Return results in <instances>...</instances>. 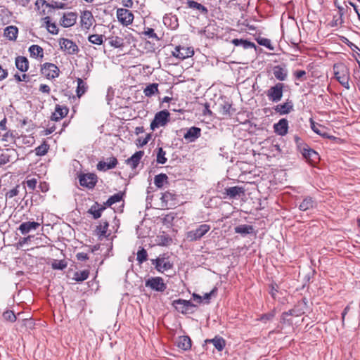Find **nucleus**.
<instances>
[{"label":"nucleus","instance_id":"f257e3e1","mask_svg":"<svg viewBox=\"0 0 360 360\" xmlns=\"http://www.w3.org/2000/svg\"><path fill=\"white\" fill-rule=\"evenodd\" d=\"M333 74L338 82L346 89H350V72L349 68L342 63H336L333 68Z\"/></svg>","mask_w":360,"mask_h":360},{"label":"nucleus","instance_id":"f03ea898","mask_svg":"<svg viewBox=\"0 0 360 360\" xmlns=\"http://www.w3.org/2000/svg\"><path fill=\"white\" fill-rule=\"evenodd\" d=\"M152 264L155 265L157 271L164 272L173 267V264L169 262V257L165 254L160 255L157 259L152 260Z\"/></svg>","mask_w":360,"mask_h":360},{"label":"nucleus","instance_id":"7ed1b4c3","mask_svg":"<svg viewBox=\"0 0 360 360\" xmlns=\"http://www.w3.org/2000/svg\"><path fill=\"white\" fill-rule=\"evenodd\" d=\"M116 15L118 21L123 26H128L133 22L134 16L132 12L126 8H117Z\"/></svg>","mask_w":360,"mask_h":360},{"label":"nucleus","instance_id":"20e7f679","mask_svg":"<svg viewBox=\"0 0 360 360\" xmlns=\"http://www.w3.org/2000/svg\"><path fill=\"white\" fill-rule=\"evenodd\" d=\"M169 113L167 110L158 112L150 124V128L154 130L156 128L165 126L169 121Z\"/></svg>","mask_w":360,"mask_h":360},{"label":"nucleus","instance_id":"39448f33","mask_svg":"<svg viewBox=\"0 0 360 360\" xmlns=\"http://www.w3.org/2000/svg\"><path fill=\"white\" fill-rule=\"evenodd\" d=\"M146 287L150 288L157 292H164L167 285L161 277H152L146 281Z\"/></svg>","mask_w":360,"mask_h":360},{"label":"nucleus","instance_id":"423d86ee","mask_svg":"<svg viewBox=\"0 0 360 360\" xmlns=\"http://www.w3.org/2000/svg\"><path fill=\"white\" fill-rule=\"evenodd\" d=\"M283 84L277 83L275 86H271L266 93L269 99L272 101L277 103L281 100L283 96Z\"/></svg>","mask_w":360,"mask_h":360},{"label":"nucleus","instance_id":"0eeeda50","mask_svg":"<svg viewBox=\"0 0 360 360\" xmlns=\"http://www.w3.org/2000/svg\"><path fill=\"white\" fill-rule=\"evenodd\" d=\"M172 306L176 309L177 311L181 314H187L188 313L191 307H196V305H195L190 300H186L182 299L174 300L172 302Z\"/></svg>","mask_w":360,"mask_h":360},{"label":"nucleus","instance_id":"6e6552de","mask_svg":"<svg viewBox=\"0 0 360 360\" xmlns=\"http://www.w3.org/2000/svg\"><path fill=\"white\" fill-rule=\"evenodd\" d=\"M194 54V50L192 47L188 46H176L174 50L172 51V55L177 58L184 60L186 58L193 56Z\"/></svg>","mask_w":360,"mask_h":360},{"label":"nucleus","instance_id":"1a4fd4ad","mask_svg":"<svg viewBox=\"0 0 360 360\" xmlns=\"http://www.w3.org/2000/svg\"><path fill=\"white\" fill-rule=\"evenodd\" d=\"M41 72L48 79H54L58 77L59 69L56 65L46 63L43 65Z\"/></svg>","mask_w":360,"mask_h":360},{"label":"nucleus","instance_id":"9d476101","mask_svg":"<svg viewBox=\"0 0 360 360\" xmlns=\"http://www.w3.org/2000/svg\"><path fill=\"white\" fill-rule=\"evenodd\" d=\"M80 185L88 188H92L96 185L97 177L94 174L87 173L80 174L79 176Z\"/></svg>","mask_w":360,"mask_h":360},{"label":"nucleus","instance_id":"9b49d317","mask_svg":"<svg viewBox=\"0 0 360 360\" xmlns=\"http://www.w3.org/2000/svg\"><path fill=\"white\" fill-rule=\"evenodd\" d=\"M59 45L60 49L68 54H75L78 50L76 44L68 39H60Z\"/></svg>","mask_w":360,"mask_h":360},{"label":"nucleus","instance_id":"f8f14e48","mask_svg":"<svg viewBox=\"0 0 360 360\" xmlns=\"http://www.w3.org/2000/svg\"><path fill=\"white\" fill-rule=\"evenodd\" d=\"M210 226H200L195 231H191L187 233V239L189 240H196L202 237L208 231Z\"/></svg>","mask_w":360,"mask_h":360},{"label":"nucleus","instance_id":"ddd939ff","mask_svg":"<svg viewBox=\"0 0 360 360\" xmlns=\"http://www.w3.org/2000/svg\"><path fill=\"white\" fill-rule=\"evenodd\" d=\"M201 129L198 127H192L186 130L184 138L188 142H193L200 136Z\"/></svg>","mask_w":360,"mask_h":360},{"label":"nucleus","instance_id":"4468645a","mask_svg":"<svg viewBox=\"0 0 360 360\" xmlns=\"http://www.w3.org/2000/svg\"><path fill=\"white\" fill-rule=\"evenodd\" d=\"M161 207L163 208H169L176 205L174 200V195L170 192H165L162 195L160 198Z\"/></svg>","mask_w":360,"mask_h":360},{"label":"nucleus","instance_id":"2eb2a0df","mask_svg":"<svg viewBox=\"0 0 360 360\" xmlns=\"http://www.w3.org/2000/svg\"><path fill=\"white\" fill-rule=\"evenodd\" d=\"M274 131L280 136H284L288 133V122L286 119H281L274 125Z\"/></svg>","mask_w":360,"mask_h":360},{"label":"nucleus","instance_id":"dca6fc26","mask_svg":"<svg viewBox=\"0 0 360 360\" xmlns=\"http://www.w3.org/2000/svg\"><path fill=\"white\" fill-rule=\"evenodd\" d=\"M77 20V15L75 13L69 12L63 15L60 24L64 27H69L74 25Z\"/></svg>","mask_w":360,"mask_h":360},{"label":"nucleus","instance_id":"f3484780","mask_svg":"<svg viewBox=\"0 0 360 360\" xmlns=\"http://www.w3.org/2000/svg\"><path fill=\"white\" fill-rule=\"evenodd\" d=\"M94 17L89 11H85L81 15V24L84 29H89L94 22Z\"/></svg>","mask_w":360,"mask_h":360},{"label":"nucleus","instance_id":"a211bd4d","mask_svg":"<svg viewBox=\"0 0 360 360\" xmlns=\"http://www.w3.org/2000/svg\"><path fill=\"white\" fill-rule=\"evenodd\" d=\"M117 163L115 158H110L106 161H101L97 165V168L99 170L105 171L114 168Z\"/></svg>","mask_w":360,"mask_h":360},{"label":"nucleus","instance_id":"6ab92c4d","mask_svg":"<svg viewBox=\"0 0 360 360\" xmlns=\"http://www.w3.org/2000/svg\"><path fill=\"white\" fill-rule=\"evenodd\" d=\"M205 342V344L212 343L219 352L222 351L226 345L225 340L219 336H215L213 339H207Z\"/></svg>","mask_w":360,"mask_h":360},{"label":"nucleus","instance_id":"aec40b11","mask_svg":"<svg viewBox=\"0 0 360 360\" xmlns=\"http://www.w3.org/2000/svg\"><path fill=\"white\" fill-rule=\"evenodd\" d=\"M272 71L274 77L280 81L285 80L288 77V70L284 67L280 65L274 66Z\"/></svg>","mask_w":360,"mask_h":360},{"label":"nucleus","instance_id":"412c9836","mask_svg":"<svg viewBox=\"0 0 360 360\" xmlns=\"http://www.w3.org/2000/svg\"><path fill=\"white\" fill-rule=\"evenodd\" d=\"M293 109V104L292 101H287L283 104L277 105L275 108V111L280 115H286L290 112Z\"/></svg>","mask_w":360,"mask_h":360},{"label":"nucleus","instance_id":"4be33fe9","mask_svg":"<svg viewBox=\"0 0 360 360\" xmlns=\"http://www.w3.org/2000/svg\"><path fill=\"white\" fill-rule=\"evenodd\" d=\"M191 340L188 336L183 335L179 337L177 341L178 347L184 350H188L191 348Z\"/></svg>","mask_w":360,"mask_h":360},{"label":"nucleus","instance_id":"5701e85b","mask_svg":"<svg viewBox=\"0 0 360 360\" xmlns=\"http://www.w3.org/2000/svg\"><path fill=\"white\" fill-rule=\"evenodd\" d=\"M143 151L136 152L130 158L127 159V163L132 168H136L139 165L141 159L143 156Z\"/></svg>","mask_w":360,"mask_h":360},{"label":"nucleus","instance_id":"b1692460","mask_svg":"<svg viewBox=\"0 0 360 360\" xmlns=\"http://www.w3.org/2000/svg\"><path fill=\"white\" fill-rule=\"evenodd\" d=\"M311 129L317 134L323 136V137H327L330 138L328 134L327 129L319 124L315 123L314 122H311Z\"/></svg>","mask_w":360,"mask_h":360},{"label":"nucleus","instance_id":"393cba45","mask_svg":"<svg viewBox=\"0 0 360 360\" xmlns=\"http://www.w3.org/2000/svg\"><path fill=\"white\" fill-rule=\"evenodd\" d=\"M302 155L306 159L313 162H316L319 160V154L310 148H304Z\"/></svg>","mask_w":360,"mask_h":360},{"label":"nucleus","instance_id":"a878e982","mask_svg":"<svg viewBox=\"0 0 360 360\" xmlns=\"http://www.w3.org/2000/svg\"><path fill=\"white\" fill-rule=\"evenodd\" d=\"M244 189L242 187L233 186L225 189V193L231 198H235L244 194Z\"/></svg>","mask_w":360,"mask_h":360},{"label":"nucleus","instance_id":"bb28decb","mask_svg":"<svg viewBox=\"0 0 360 360\" xmlns=\"http://www.w3.org/2000/svg\"><path fill=\"white\" fill-rule=\"evenodd\" d=\"M29 51L33 58L42 59L44 57V50L38 45H32L29 48Z\"/></svg>","mask_w":360,"mask_h":360},{"label":"nucleus","instance_id":"cd10ccee","mask_svg":"<svg viewBox=\"0 0 360 360\" xmlns=\"http://www.w3.org/2000/svg\"><path fill=\"white\" fill-rule=\"evenodd\" d=\"M16 68L21 72H26L28 70V60L25 57L19 56L15 59Z\"/></svg>","mask_w":360,"mask_h":360},{"label":"nucleus","instance_id":"c85d7f7f","mask_svg":"<svg viewBox=\"0 0 360 360\" xmlns=\"http://www.w3.org/2000/svg\"><path fill=\"white\" fill-rule=\"evenodd\" d=\"M18 28L15 26H8L4 30V36L9 40H15L18 35Z\"/></svg>","mask_w":360,"mask_h":360},{"label":"nucleus","instance_id":"c756f323","mask_svg":"<svg viewBox=\"0 0 360 360\" xmlns=\"http://www.w3.org/2000/svg\"><path fill=\"white\" fill-rule=\"evenodd\" d=\"M68 110L66 108L57 105L53 115V119L56 120H60L68 114Z\"/></svg>","mask_w":360,"mask_h":360},{"label":"nucleus","instance_id":"7c9ffc66","mask_svg":"<svg viewBox=\"0 0 360 360\" xmlns=\"http://www.w3.org/2000/svg\"><path fill=\"white\" fill-rule=\"evenodd\" d=\"M44 23L46 24V29L47 30L53 34H58V27L56 26V25L54 23V22H52L51 21V19L49 17H46L44 18Z\"/></svg>","mask_w":360,"mask_h":360},{"label":"nucleus","instance_id":"2f4dec72","mask_svg":"<svg viewBox=\"0 0 360 360\" xmlns=\"http://www.w3.org/2000/svg\"><path fill=\"white\" fill-rule=\"evenodd\" d=\"M89 275V270L76 271L74 274L73 279L77 282H82L88 278Z\"/></svg>","mask_w":360,"mask_h":360},{"label":"nucleus","instance_id":"473e14b6","mask_svg":"<svg viewBox=\"0 0 360 360\" xmlns=\"http://www.w3.org/2000/svg\"><path fill=\"white\" fill-rule=\"evenodd\" d=\"M77 94L78 97H81L87 90L86 84L80 78H77Z\"/></svg>","mask_w":360,"mask_h":360},{"label":"nucleus","instance_id":"72a5a7b5","mask_svg":"<svg viewBox=\"0 0 360 360\" xmlns=\"http://www.w3.org/2000/svg\"><path fill=\"white\" fill-rule=\"evenodd\" d=\"M232 43L237 46H243L244 49L255 48V44L249 41L234 39L232 40Z\"/></svg>","mask_w":360,"mask_h":360},{"label":"nucleus","instance_id":"f704fd0d","mask_svg":"<svg viewBox=\"0 0 360 360\" xmlns=\"http://www.w3.org/2000/svg\"><path fill=\"white\" fill-rule=\"evenodd\" d=\"M314 202L311 198H306L300 204L299 208L300 210L306 211L314 207Z\"/></svg>","mask_w":360,"mask_h":360},{"label":"nucleus","instance_id":"c9c22d12","mask_svg":"<svg viewBox=\"0 0 360 360\" xmlns=\"http://www.w3.org/2000/svg\"><path fill=\"white\" fill-rule=\"evenodd\" d=\"M158 91V84H151L148 86H147L144 90L143 93L146 96L150 97L153 95H154L155 93H157Z\"/></svg>","mask_w":360,"mask_h":360},{"label":"nucleus","instance_id":"e433bc0d","mask_svg":"<svg viewBox=\"0 0 360 360\" xmlns=\"http://www.w3.org/2000/svg\"><path fill=\"white\" fill-rule=\"evenodd\" d=\"M167 175L165 174H160L155 176L154 184L157 187L161 188L162 186H163L165 183L167 182Z\"/></svg>","mask_w":360,"mask_h":360},{"label":"nucleus","instance_id":"4c0bfd02","mask_svg":"<svg viewBox=\"0 0 360 360\" xmlns=\"http://www.w3.org/2000/svg\"><path fill=\"white\" fill-rule=\"evenodd\" d=\"M165 155H166V152L162 148H159L158 153H157V158H156L157 162L159 164L166 163L167 159L165 157Z\"/></svg>","mask_w":360,"mask_h":360},{"label":"nucleus","instance_id":"58836bf2","mask_svg":"<svg viewBox=\"0 0 360 360\" xmlns=\"http://www.w3.org/2000/svg\"><path fill=\"white\" fill-rule=\"evenodd\" d=\"M235 231L245 236L246 234L253 233V226H236Z\"/></svg>","mask_w":360,"mask_h":360},{"label":"nucleus","instance_id":"ea45409f","mask_svg":"<svg viewBox=\"0 0 360 360\" xmlns=\"http://www.w3.org/2000/svg\"><path fill=\"white\" fill-rule=\"evenodd\" d=\"M108 226H96V233L99 236L100 239L103 238H108L110 233L107 234Z\"/></svg>","mask_w":360,"mask_h":360},{"label":"nucleus","instance_id":"a19ab883","mask_svg":"<svg viewBox=\"0 0 360 360\" xmlns=\"http://www.w3.org/2000/svg\"><path fill=\"white\" fill-rule=\"evenodd\" d=\"M148 254L144 248H141L137 252V261L141 264L147 260Z\"/></svg>","mask_w":360,"mask_h":360},{"label":"nucleus","instance_id":"79ce46f5","mask_svg":"<svg viewBox=\"0 0 360 360\" xmlns=\"http://www.w3.org/2000/svg\"><path fill=\"white\" fill-rule=\"evenodd\" d=\"M89 41L94 44L101 45L103 43V36L100 34H92L89 37Z\"/></svg>","mask_w":360,"mask_h":360},{"label":"nucleus","instance_id":"37998d69","mask_svg":"<svg viewBox=\"0 0 360 360\" xmlns=\"http://www.w3.org/2000/svg\"><path fill=\"white\" fill-rule=\"evenodd\" d=\"M109 44L110 46L115 47V48H119L122 46L123 42L122 39L118 37H113L111 38H109Z\"/></svg>","mask_w":360,"mask_h":360},{"label":"nucleus","instance_id":"c03bdc74","mask_svg":"<svg viewBox=\"0 0 360 360\" xmlns=\"http://www.w3.org/2000/svg\"><path fill=\"white\" fill-rule=\"evenodd\" d=\"M188 5L189 8H195L199 11L207 12V8L204 6L194 1H188Z\"/></svg>","mask_w":360,"mask_h":360},{"label":"nucleus","instance_id":"a18cd8bd","mask_svg":"<svg viewBox=\"0 0 360 360\" xmlns=\"http://www.w3.org/2000/svg\"><path fill=\"white\" fill-rule=\"evenodd\" d=\"M49 150L48 144L44 143L41 146L36 148L35 151L37 155H45Z\"/></svg>","mask_w":360,"mask_h":360},{"label":"nucleus","instance_id":"49530a36","mask_svg":"<svg viewBox=\"0 0 360 360\" xmlns=\"http://www.w3.org/2000/svg\"><path fill=\"white\" fill-rule=\"evenodd\" d=\"M150 139V135L147 134L145 137H139L136 141V144L138 147H143L146 145Z\"/></svg>","mask_w":360,"mask_h":360},{"label":"nucleus","instance_id":"de8ad7c7","mask_svg":"<svg viewBox=\"0 0 360 360\" xmlns=\"http://www.w3.org/2000/svg\"><path fill=\"white\" fill-rule=\"evenodd\" d=\"M3 317L4 318L5 320L11 322H14L16 320V316L15 315L13 311L9 310L4 312Z\"/></svg>","mask_w":360,"mask_h":360},{"label":"nucleus","instance_id":"09e8293b","mask_svg":"<svg viewBox=\"0 0 360 360\" xmlns=\"http://www.w3.org/2000/svg\"><path fill=\"white\" fill-rule=\"evenodd\" d=\"M67 266V263L64 260L55 261L52 264V268L53 269L63 270Z\"/></svg>","mask_w":360,"mask_h":360},{"label":"nucleus","instance_id":"8fccbe9b","mask_svg":"<svg viewBox=\"0 0 360 360\" xmlns=\"http://www.w3.org/2000/svg\"><path fill=\"white\" fill-rule=\"evenodd\" d=\"M122 200V195L120 193L115 194L111 196L108 200L107 204L108 205H112L115 202H120Z\"/></svg>","mask_w":360,"mask_h":360},{"label":"nucleus","instance_id":"3c124183","mask_svg":"<svg viewBox=\"0 0 360 360\" xmlns=\"http://www.w3.org/2000/svg\"><path fill=\"white\" fill-rule=\"evenodd\" d=\"M164 222L165 224H177V220H175L174 214L173 213H169L167 214L164 218Z\"/></svg>","mask_w":360,"mask_h":360},{"label":"nucleus","instance_id":"603ef678","mask_svg":"<svg viewBox=\"0 0 360 360\" xmlns=\"http://www.w3.org/2000/svg\"><path fill=\"white\" fill-rule=\"evenodd\" d=\"M143 34L148 38L158 39L157 34L155 33L154 30L152 28L147 27L145 29Z\"/></svg>","mask_w":360,"mask_h":360},{"label":"nucleus","instance_id":"864d4df0","mask_svg":"<svg viewBox=\"0 0 360 360\" xmlns=\"http://www.w3.org/2000/svg\"><path fill=\"white\" fill-rule=\"evenodd\" d=\"M217 292V288H214L210 292L205 293L202 297V300H206V303H210V300L212 296L214 295Z\"/></svg>","mask_w":360,"mask_h":360},{"label":"nucleus","instance_id":"5fc2aeb1","mask_svg":"<svg viewBox=\"0 0 360 360\" xmlns=\"http://www.w3.org/2000/svg\"><path fill=\"white\" fill-rule=\"evenodd\" d=\"M231 106L230 104H225L223 105L220 110V113L223 115H228L230 114V109Z\"/></svg>","mask_w":360,"mask_h":360},{"label":"nucleus","instance_id":"6e6d98bb","mask_svg":"<svg viewBox=\"0 0 360 360\" xmlns=\"http://www.w3.org/2000/svg\"><path fill=\"white\" fill-rule=\"evenodd\" d=\"M18 186L10 190L9 191H8L6 193V198H12L15 196H16L18 194Z\"/></svg>","mask_w":360,"mask_h":360},{"label":"nucleus","instance_id":"4d7b16f0","mask_svg":"<svg viewBox=\"0 0 360 360\" xmlns=\"http://www.w3.org/2000/svg\"><path fill=\"white\" fill-rule=\"evenodd\" d=\"M37 184V181L34 178L28 179L26 181V184H27V187L32 190L35 188Z\"/></svg>","mask_w":360,"mask_h":360},{"label":"nucleus","instance_id":"13d9d810","mask_svg":"<svg viewBox=\"0 0 360 360\" xmlns=\"http://www.w3.org/2000/svg\"><path fill=\"white\" fill-rule=\"evenodd\" d=\"M37 226H19V230L22 234H26L30 231L31 229H36Z\"/></svg>","mask_w":360,"mask_h":360},{"label":"nucleus","instance_id":"bf43d9fd","mask_svg":"<svg viewBox=\"0 0 360 360\" xmlns=\"http://www.w3.org/2000/svg\"><path fill=\"white\" fill-rule=\"evenodd\" d=\"M76 257L79 261H86L89 259V256L85 252H78L76 255Z\"/></svg>","mask_w":360,"mask_h":360},{"label":"nucleus","instance_id":"052dcab7","mask_svg":"<svg viewBox=\"0 0 360 360\" xmlns=\"http://www.w3.org/2000/svg\"><path fill=\"white\" fill-rule=\"evenodd\" d=\"M8 76V71L0 65V81L4 80Z\"/></svg>","mask_w":360,"mask_h":360},{"label":"nucleus","instance_id":"680f3d73","mask_svg":"<svg viewBox=\"0 0 360 360\" xmlns=\"http://www.w3.org/2000/svg\"><path fill=\"white\" fill-rule=\"evenodd\" d=\"M161 243L163 245H167L172 242V238L167 236H160Z\"/></svg>","mask_w":360,"mask_h":360},{"label":"nucleus","instance_id":"e2e57ef3","mask_svg":"<svg viewBox=\"0 0 360 360\" xmlns=\"http://www.w3.org/2000/svg\"><path fill=\"white\" fill-rule=\"evenodd\" d=\"M274 316V314H265L260 317V320L266 322V321L272 319Z\"/></svg>","mask_w":360,"mask_h":360},{"label":"nucleus","instance_id":"0e129e2a","mask_svg":"<svg viewBox=\"0 0 360 360\" xmlns=\"http://www.w3.org/2000/svg\"><path fill=\"white\" fill-rule=\"evenodd\" d=\"M19 6L26 7L30 2V0H13Z\"/></svg>","mask_w":360,"mask_h":360},{"label":"nucleus","instance_id":"69168bd1","mask_svg":"<svg viewBox=\"0 0 360 360\" xmlns=\"http://www.w3.org/2000/svg\"><path fill=\"white\" fill-rule=\"evenodd\" d=\"M39 91L42 93L49 94L50 87L46 84H41L39 86Z\"/></svg>","mask_w":360,"mask_h":360},{"label":"nucleus","instance_id":"338daca9","mask_svg":"<svg viewBox=\"0 0 360 360\" xmlns=\"http://www.w3.org/2000/svg\"><path fill=\"white\" fill-rule=\"evenodd\" d=\"M260 44L263 46L268 47L270 50L274 49L273 47L271 46V41L269 39H262L260 41Z\"/></svg>","mask_w":360,"mask_h":360},{"label":"nucleus","instance_id":"774afa93","mask_svg":"<svg viewBox=\"0 0 360 360\" xmlns=\"http://www.w3.org/2000/svg\"><path fill=\"white\" fill-rule=\"evenodd\" d=\"M354 78L359 81L360 79V67L359 68H355L353 72Z\"/></svg>","mask_w":360,"mask_h":360}]
</instances>
